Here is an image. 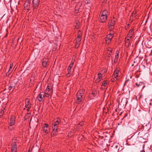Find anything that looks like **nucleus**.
<instances>
[{"mask_svg": "<svg viewBox=\"0 0 152 152\" xmlns=\"http://www.w3.org/2000/svg\"><path fill=\"white\" fill-rule=\"evenodd\" d=\"M5 108L4 107H3L0 110V116H2L4 113V111L5 110Z\"/></svg>", "mask_w": 152, "mask_h": 152, "instance_id": "21", "label": "nucleus"}, {"mask_svg": "<svg viewBox=\"0 0 152 152\" xmlns=\"http://www.w3.org/2000/svg\"><path fill=\"white\" fill-rule=\"evenodd\" d=\"M84 125L83 123V122H81L77 126V128H79L80 127V126H82Z\"/></svg>", "mask_w": 152, "mask_h": 152, "instance_id": "31", "label": "nucleus"}, {"mask_svg": "<svg viewBox=\"0 0 152 152\" xmlns=\"http://www.w3.org/2000/svg\"><path fill=\"white\" fill-rule=\"evenodd\" d=\"M61 120L58 118L56 121L54 122L52 124L53 131L51 134V136L53 137L56 135V133L58 131V125L61 123Z\"/></svg>", "mask_w": 152, "mask_h": 152, "instance_id": "1", "label": "nucleus"}, {"mask_svg": "<svg viewBox=\"0 0 152 152\" xmlns=\"http://www.w3.org/2000/svg\"><path fill=\"white\" fill-rule=\"evenodd\" d=\"M12 72H9V71H8V72L6 74V75L7 76H8L10 75V74Z\"/></svg>", "mask_w": 152, "mask_h": 152, "instance_id": "37", "label": "nucleus"}, {"mask_svg": "<svg viewBox=\"0 0 152 152\" xmlns=\"http://www.w3.org/2000/svg\"><path fill=\"white\" fill-rule=\"evenodd\" d=\"M75 40L77 45V47H79L80 44V42L81 40V39H79V38H76L75 39Z\"/></svg>", "mask_w": 152, "mask_h": 152, "instance_id": "20", "label": "nucleus"}, {"mask_svg": "<svg viewBox=\"0 0 152 152\" xmlns=\"http://www.w3.org/2000/svg\"><path fill=\"white\" fill-rule=\"evenodd\" d=\"M51 90V88L49 87V86H48L46 88V90L45 91V93L46 95H47L48 96H49L51 92L50 91Z\"/></svg>", "mask_w": 152, "mask_h": 152, "instance_id": "15", "label": "nucleus"}, {"mask_svg": "<svg viewBox=\"0 0 152 152\" xmlns=\"http://www.w3.org/2000/svg\"><path fill=\"white\" fill-rule=\"evenodd\" d=\"M16 85V84L15 83L10 84L8 88L9 90L10 91L12 90V91H13L14 90L15 88Z\"/></svg>", "mask_w": 152, "mask_h": 152, "instance_id": "13", "label": "nucleus"}, {"mask_svg": "<svg viewBox=\"0 0 152 152\" xmlns=\"http://www.w3.org/2000/svg\"><path fill=\"white\" fill-rule=\"evenodd\" d=\"M17 145L15 142L12 144L11 152H17Z\"/></svg>", "mask_w": 152, "mask_h": 152, "instance_id": "7", "label": "nucleus"}, {"mask_svg": "<svg viewBox=\"0 0 152 152\" xmlns=\"http://www.w3.org/2000/svg\"><path fill=\"white\" fill-rule=\"evenodd\" d=\"M77 44L76 43V45H75V48H77L78 47H77Z\"/></svg>", "mask_w": 152, "mask_h": 152, "instance_id": "44", "label": "nucleus"}, {"mask_svg": "<svg viewBox=\"0 0 152 152\" xmlns=\"http://www.w3.org/2000/svg\"><path fill=\"white\" fill-rule=\"evenodd\" d=\"M107 80L104 81L102 83V85L104 87H106L107 85Z\"/></svg>", "mask_w": 152, "mask_h": 152, "instance_id": "29", "label": "nucleus"}, {"mask_svg": "<svg viewBox=\"0 0 152 152\" xmlns=\"http://www.w3.org/2000/svg\"><path fill=\"white\" fill-rule=\"evenodd\" d=\"M141 97V96H139V99H140V98Z\"/></svg>", "mask_w": 152, "mask_h": 152, "instance_id": "46", "label": "nucleus"}, {"mask_svg": "<svg viewBox=\"0 0 152 152\" xmlns=\"http://www.w3.org/2000/svg\"><path fill=\"white\" fill-rule=\"evenodd\" d=\"M101 80H100V79H99V78H97L95 81V82L96 83H98Z\"/></svg>", "mask_w": 152, "mask_h": 152, "instance_id": "35", "label": "nucleus"}, {"mask_svg": "<svg viewBox=\"0 0 152 152\" xmlns=\"http://www.w3.org/2000/svg\"><path fill=\"white\" fill-rule=\"evenodd\" d=\"M91 0H86L85 1V3L86 4L90 3H91Z\"/></svg>", "mask_w": 152, "mask_h": 152, "instance_id": "36", "label": "nucleus"}, {"mask_svg": "<svg viewBox=\"0 0 152 152\" xmlns=\"http://www.w3.org/2000/svg\"><path fill=\"white\" fill-rule=\"evenodd\" d=\"M111 80L112 82H114V81H116V80L115 79L114 77L113 78H112L111 79Z\"/></svg>", "mask_w": 152, "mask_h": 152, "instance_id": "40", "label": "nucleus"}, {"mask_svg": "<svg viewBox=\"0 0 152 152\" xmlns=\"http://www.w3.org/2000/svg\"><path fill=\"white\" fill-rule=\"evenodd\" d=\"M85 92V90L82 89L77 92L76 94V99L77 102L78 103L82 101L83 99V96Z\"/></svg>", "mask_w": 152, "mask_h": 152, "instance_id": "2", "label": "nucleus"}, {"mask_svg": "<svg viewBox=\"0 0 152 152\" xmlns=\"http://www.w3.org/2000/svg\"><path fill=\"white\" fill-rule=\"evenodd\" d=\"M113 37L114 36L111 35L109 34L107 35L106 37H107L108 38L110 39H112L113 38Z\"/></svg>", "mask_w": 152, "mask_h": 152, "instance_id": "30", "label": "nucleus"}, {"mask_svg": "<svg viewBox=\"0 0 152 152\" xmlns=\"http://www.w3.org/2000/svg\"><path fill=\"white\" fill-rule=\"evenodd\" d=\"M122 102V101H121V102Z\"/></svg>", "mask_w": 152, "mask_h": 152, "instance_id": "50", "label": "nucleus"}, {"mask_svg": "<svg viewBox=\"0 0 152 152\" xmlns=\"http://www.w3.org/2000/svg\"><path fill=\"white\" fill-rule=\"evenodd\" d=\"M75 132V131L74 130H73L72 132H69L68 133V136L69 137H71Z\"/></svg>", "mask_w": 152, "mask_h": 152, "instance_id": "24", "label": "nucleus"}, {"mask_svg": "<svg viewBox=\"0 0 152 152\" xmlns=\"http://www.w3.org/2000/svg\"><path fill=\"white\" fill-rule=\"evenodd\" d=\"M13 64L12 63H11L10 64V67L9 69V70H8L9 72H12V70H11L13 66Z\"/></svg>", "mask_w": 152, "mask_h": 152, "instance_id": "26", "label": "nucleus"}, {"mask_svg": "<svg viewBox=\"0 0 152 152\" xmlns=\"http://www.w3.org/2000/svg\"><path fill=\"white\" fill-rule=\"evenodd\" d=\"M131 38H129L127 36L125 37V43H128L129 44V40Z\"/></svg>", "mask_w": 152, "mask_h": 152, "instance_id": "22", "label": "nucleus"}, {"mask_svg": "<svg viewBox=\"0 0 152 152\" xmlns=\"http://www.w3.org/2000/svg\"><path fill=\"white\" fill-rule=\"evenodd\" d=\"M15 118L12 116L10 118V125L11 126H12L13 125H14L15 124Z\"/></svg>", "mask_w": 152, "mask_h": 152, "instance_id": "17", "label": "nucleus"}, {"mask_svg": "<svg viewBox=\"0 0 152 152\" xmlns=\"http://www.w3.org/2000/svg\"><path fill=\"white\" fill-rule=\"evenodd\" d=\"M24 7L26 10H28L30 8V1L27 0L24 3Z\"/></svg>", "mask_w": 152, "mask_h": 152, "instance_id": "10", "label": "nucleus"}, {"mask_svg": "<svg viewBox=\"0 0 152 152\" xmlns=\"http://www.w3.org/2000/svg\"><path fill=\"white\" fill-rule=\"evenodd\" d=\"M108 12L107 11L104 10L101 12V15L108 16Z\"/></svg>", "mask_w": 152, "mask_h": 152, "instance_id": "18", "label": "nucleus"}, {"mask_svg": "<svg viewBox=\"0 0 152 152\" xmlns=\"http://www.w3.org/2000/svg\"><path fill=\"white\" fill-rule=\"evenodd\" d=\"M107 50L109 52V54H110V53H111L112 52V50L111 48Z\"/></svg>", "mask_w": 152, "mask_h": 152, "instance_id": "39", "label": "nucleus"}, {"mask_svg": "<svg viewBox=\"0 0 152 152\" xmlns=\"http://www.w3.org/2000/svg\"><path fill=\"white\" fill-rule=\"evenodd\" d=\"M42 129L45 133V135H47L50 132V128L49 125L48 124H43L42 126Z\"/></svg>", "mask_w": 152, "mask_h": 152, "instance_id": "3", "label": "nucleus"}, {"mask_svg": "<svg viewBox=\"0 0 152 152\" xmlns=\"http://www.w3.org/2000/svg\"><path fill=\"white\" fill-rule=\"evenodd\" d=\"M119 71V70H115L113 74L112 77H114V75H118Z\"/></svg>", "mask_w": 152, "mask_h": 152, "instance_id": "27", "label": "nucleus"}, {"mask_svg": "<svg viewBox=\"0 0 152 152\" xmlns=\"http://www.w3.org/2000/svg\"><path fill=\"white\" fill-rule=\"evenodd\" d=\"M107 16H103L101 15L100 18V21L102 23L105 22L107 19Z\"/></svg>", "mask_w": 152, "mask_h": 152, "instance_id": "12", "label": "nucleus"}, {"mask_svg": "<svg viewBox=\"0 0 152 152\" xmlns=\"http://www.w3.org/2000/svg\"><path fill=\"white\" fill-rule=\"evenodd\" d=\"M114 34V32L112 30H110V32L109 34H110L111 35H112L113 36Z\"/></svg>", "mask_w": 152, "mask_h": 152, "instance_id": "34", "label": "nucleus"}, {"mask_svg": "<svg viewBox=\"0 0 152 152\" xmlns=\"http://www.w3.org/2000/svg\"><path fill=\"white\" fill-rule=\"evenodd\" d=\"M92 94L93 95V96H95L96 94V91H93L92 92Z\"/></svg>", "mask_w": 152, "mask_h": 152, "instance_id": "38", "label": "nucleus"}, {"mask_svg": "<svg viewBox=\"0 0 152 152\" xmlns=\"http://www.w3.org/2000/svg\"><path fill=\"white\" fill-rule=\"evenodd\" d=\"M27 108V111H29L30 108Z\"/></svg>", "mask_w": 152, "mask_h": 152, "instance_id": "42", "label": "nucleus"}, {"mask_svg": "<svg viewBox=\"0 0 152 152\" xmlns=\"http://www.w3.org/2000/svg\"><path fill=\"white\" fill-rule=\"evenodd\" d=\"M135 84L137 87H139L142 86L143 85V83L142 82H140L139 83H136Z\"/></svg>", "mask_w": 152, "mask_h": 152, "instance_id": "23", "label": "nucleus"}, {"mask_svg": "<svg viewBox=\"0 0 152 152\" xmlns=\"http://www.w3.org/2000/svg\"><path fill=\"white\" fill-rule=\"evenodd\" d=\"M34 76H33V75H32L30 78V83H32L33 82V81H34Z\"/></svg>", "mask_w": 152, "mask_h": 152, "instance_id": "25", "label": "nucleus"}, {"mask_svg": "<svg viewBox=\"0 0 152 152\" xmlns=\"http://www.w3.org/2000/svg\"><path fill=\"white\" fill-rule=\"evenodd\" d=\"M112 41V39H110L108 38L107 37L105 38V43L106 44H110Z\"/></svg>", "mask_w": 152, "mask_h": 152, "instance_id": "19", "label": "nucleus"}, {"mask_svg": "<svg viewBox=\"0 0 152 152\" xmlns=\"http://www.w3.org/2000/svg\"><path fill=\"white\" fill-rule=\"evenodd\" d=\"M134 28H133L132 29H131L129 31L127 35V36L129 38H131L132 36L134 34Z\"/></svg>", "mask_w": 152, "mask_h": 152, "instance_id": "11", "label": "nucleus"}, {"mask_svg": "<svg viewBox=\"0 0 152 152\" xmlns=\"http://www.w3.org/2000/svg\"><path fill=\"white\" fill-rule=\"evenodd\" d=\"M44 97V93L43 92H42L39 93L38 96L37 97V99L39 102H41L43 99Z\"/></svg>", "mask_w": 152, "mask_h": 152, "instance_id": "9", "label": "nucleus"}, {"mask_svg": "<svg viewBox=\"0 0 152 152\" xmlns=\"http://www.w3.org/2000/svg\"><path fill=\"white\" fill-rule=\"evenodd\" d=\"M75 12L76 13L77 12V10L76 9L75 10Z\"/></svg>", "mask_w": 152, "mask_h": 152, "instance_id": "45", "label": "nucleus"}, {"mask_svg": "<svg viewBox=\"0 0 152 152\" xmlns=\"http://www.w3.org/2000/svg\"><path fill=\"white\" fill-rule=\"evenodd\" d=\"M48 61V58H44L42 62V66L44 67H46L47 65V63Z\"/></svg>", "mask_w": 152, "mask_h": 152, "instance_id": "14", "label": "nucleus"}, {"mask_svg": "<svg viewBox=\"0 0 152 152\" xmlns=\"http://www.w3.org/2000/svg\"><path fill=\"white\" fill-rule=\"evenodd\" d=\"M25 107L26 108H31V103L30 102V99L28 98L25 99Z\"/></svg>", "mask_w": 152, "mask_h": 152, "instance_id": "6", "label": "nucleus"}, {"mask_svg": "<svg viewBox=\"0 0 152 152\" xmlns=\"http://www.w3.org/2000/svg\"><path fill=\"white\" fill-rule=\"evenodd\" d=\"M40 0H33L32 1L33 9L34 11L37 10L39 6Z\"/></svg>", "mask_w": 152, "mask_h": 152, "instance_id": "4", "label": "nucleus"}, {"mask_svg": "<svg viewBox=\"0 0 152 152\" xmlns=\"http://www.w3.org/2000/svg\"><path fill=\"white\" fill-rule=\"evenodd\" d=\"M115 147H116V148H117V147H118V146H116Z\"/></svg>", "mask_w": 152, "mask_h": 152, "instance_id": "48", "label": "nucleus"}, {"mask_svg": "<svg viewBox=\"0 0 152 152\" xmlns=\"http://www.w3.org/2000/svg\"><path fill=\"white\" fill-rule=\"evenodd\" d=\"M98 78L99 79H102V74L101 73H98Z\"/></svg>", "mask_w": 152, "mask_h": 152, "instance_id": "32", "label": "nucleus"}, {"mask_svg": "<svg viewBox=\"0 0 152 152\" xmlns=\"http://www.w3.org/2000/svg\"><path fill=\"white\" fill-rule=\"evenodd\" d=\"M141 152H145L144 149L142 150L141 151Z\"/></svg>", "mask_w": 152, "mask_h": 152, "instance_id": "43", "label": "nucleus"}, {"mask_svg": "<svg viewBox=\"0 0 152 152\" xmlns=\"http://www.w3.org/2000/svg\"><path fill=\"white\" fill-rule=\"evenodd\" d=\"M115 21L114 20H111L108 23V27L110 30H112L114 28Z\"/></svg>", "mask_w": 152, "mask_h": 152, "instance_id": "5", "label": "nucleus"}, {"mask_svg": "<svg viewBox=\"0 0 152 152\" xmlns=\"http://www.w3.org/2000/svg\"><path fill=\"white\" fill-rule=\"evenodd\" d=\"M104 110H105V109L104 108V110H103V111H104V112H105Z\"/></svg>", "mask_w": 152, "mask_h": 152, "instance_id": "47", "label": "nucleus"}, {"mask_svg": "<svg viewBox=\"0 0 152 152\" xmlns=\"http://www.w3.org/2000/svg\"><path fill=\"white\" fill-rule=\"evenodd\" d=\"M118 75H114V77H114L116 79V80H118Z\"/></svg>", "mask_w": 152, "mask_h": 152, "instance_id": "33", "label": "nucleus"}, {"mask_svg": "<svg viewBox=\"0 0 152 152\" xmlns=\"http://www.w3.org/2000/svg\"><path fill=\"white\" fill-rule=\"evenodd\" d=\"M119 57V52L118 51H116V53H115V58L114 60V63H115L117 62V61L118 58Z\"/></svg>", "mask_w": 152, "mask_h": 152, "instance_id": "16", "label": "nucleus"}, {"mask_svg": "<svg viewBox=\"0 0 152 152\" xmlns=\"http://www.w3.org/2000/svg\"><path fill=\"white\" fill-rule=\"evenodd\" d=\"M73 64L74 63L72 62L70 63L68 67L67 70L68 72V74L67 75V77L70 76V74L71 72V68L73 66Z\"/></svg>", "mask_w": 152, "mask_h": 152, "instance_id": "8", "label": "nucleus"}, {"mask_svg": "<svg viewBox=\"0 0 152 152\" xmlns=\"http://www.w3.org/2000/svg\"><path fill=\"white\" fill-rule=\"evenodd\" d=\"M129 24H128V26H129Z\"/></svg>", "mask_w": 152, "mask_h": 152, "instance_id": "49", "label": "nucleus"}, {"mask_svg": "<svg viewBox=\"0 0 152 152\" xmlns=\"http://www.w3.org/2000/svg\"><path fill=\"white\" fill-rule=\"evenodd\" d=\"M82 35V34H81L80 32L79 31L78 33L77 36L76 38H79V39H81V37Z\"/></svg>", "mask_w": 152, "mask_h": 152, "instance_id": "28", "label": "nucleus"}, {"mask_svg": "<svg viewBox=\"0 0 152 152\" xmlns=\"http://www.w3.org/2000/svg\"><path fill=\"white\" fill-rule=\"evenodd\" d=\"M39 152H44V151L43 150H42L41 151H39Z\"/></svg>", "mask_w": 152, "mask_h": 152, "instance_id": "41", "label": "nucleus"}]
</instances>
